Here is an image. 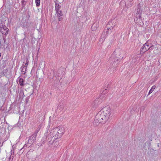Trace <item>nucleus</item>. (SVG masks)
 <instances>
[{"label":"nucleus","mask_w":161,"mask_h":161,"mask_svg":"<svg viewBox=\"0 0 161 161\" xmlns=\"http://www.w3.org/2000/svg\"><path fill=\"white\" fill-rule=\"evenodd\" d=\"M64 132L63 128L62 127H58L51 130L48 135L47 132L45 133L41 140L42 143L41 145H42L47 141L51 145L56 139L58 138H60L62 136Z\"/></svg>","instance_id":"nucleus-1"},{"label":"nucleus","mask_w":161,"mask_h":161,"mask_svg":"<svg viewBox=\"0 0 161 161\" xmlns=\"http://www.w3.org/2000/svg\"><path fill=\"white\" fill-rule=\"evenodd\" d=\"M36 136L37 133H35L29 137L28 141L25 142L24 146L20 149L19 153H22L24 151V150H23V149H25V147H29L33 144L36 140Z\"/></svg>","instance_id":"nucleus-2"},{"label":"nucleus","mask_w":161,"mask_h":161,"mask_svg":"<svg viewBox=\"0 0 161 161\" xmlns=\"http://www.w3.org/2000/svg\"><path fill=\"white\" fill-rule=\"evenodd\" d=\"M117 24V22L115 20L113 19L109 21L106 25V28L107 29V32L110 33L114 29V27Z\"/></svg>","instance_id":"nucleus-3"},{"label":"nucleus","mask_w":161,"mask_h":161,"mask_svg":"<svg viewBox=\"0 0 161 161\" xmlns=\"http://www.w3.org/2000/svg\"><path fill=\"white\" fill-rule=\"evenodd\" d=\"M111 110L109 106H106L99 111V114H100L102 113L104 114L108 119L111 114Z\"/></svg>","instance_id":"nucleus-4"},{"label":"nucleus","mask_w":161,"mask_h":161,"mask_svg":"<svg viewBox=\"0 0 161 161\" xmlns=\"http://www.w3.org/2000/svg\"><path fill=\"white\" fill-rule=\"evenodd\" d=\"M153 47V45L151 44H149L147 42H146L144 44L143 46L140 49L141 52H142L144 53L146 52L147 51L150 49V50H152V47Z\"/></svg>","instance_id":"nucleus-5"},{"label":"nucleus","mask_w":161,"mask_h":161,"mask_svg":"<svg viewBox=\"0 0 161 161\" xmlns=\"http://www.w3.org/2000/svg\"><path fill=\"white\" fill-rule=\"evenodd\" d=\"M99 111L98 113L95 116V119L94 122V124L95 125H98L99 123L103 122V121H102L101 119V115L102 114H99Z\"/></svg>","instance_id":"nucleus-6"},{"label":"nucleus","mask_w":161,"mask_h":161,"mask_svg":"<svg viewBox=\"0 0 161 161\" xmlns=\"http://www.w3.org/2000/svg\"><path fill=\"white\" fill-rule=\"evenodd\" d=\"M0 27L1 28L2 33L4 35H7L8 34V29L4 24L0 25Z\"/></svg>","instance_id":"nucleus-7"},{"label":"nucleus","mask_w":161,"mask_h":161,"mask_svg":"<svg viewBox=\"0 0 161 161\" xmlns=\"http://www.w3.org/2000/svg\"><path fill=\"white\" fill-rule=\"evenodd\" d=\"M118 60L119 59L115 57L113 55L109 59V61L111 63H113V64H114V65H115L116 64V65L118 63Z\"/></svg>","instance_id":"nucleus-8"},{"label":"nucleus","mask_w":161,"mask_h":161,"mask_svg":"<svg viewBox=\"0 0 161 161\" xmlns=\"http://www.w3.org/2000/svg\"><path fill=\"white\" fill-rule=\"evenodd\" d=\"M108 33L107 31H104L102 34L101 37L100 39L99 42L101 43H103L104 41L106 36Z\"/></svg>","instance_id":"nucleus-9"},{"label":"nucleus","mask_w":161,"mask_h":161,"mask_svg":"<svg viewBox=\"0 0 161 161\" xmlns=\"http://www.w3.org/2000/svg\"><path fill=\"white\" fill-rule=\"evenodd\" d=\"M134 20L136 23L141 21V17L140 14L136 13L134 17Z\"/></svg>","instance_id":"nucleus-10"},{"label":"nucleus","mask_w":161,"mask_h":161,"mask_svg":"<svg viewBox=\"0 0 161 161\" xmlns=\"http://www.w3.org/2000/svg\"><path fill=\"white\" fill-rule=\"evenodd\" d=\"M55 13L57 14L58 21H61L62 20L61 16L63 15L62 11L60 10L58 11L57 12L55 11Z\"/></svg>","instance_id":"nucleus-11"},{"label":"nucleus","mask_w":161,"mask_h":161,"mask_svg":"<svg viewBox=\"0 0 161 161\" xmlns=\"http://www.w3.org/2000/svg\"><path fill=\"white\" fill-rule=\"evenodd\" d=\"M100 100V98H99L96 99L92 103V106L94 108L96 107L100 103L99 102Z\"/></svg>","instance_id":"nucleus-12"},{"label":"nucleus","mask_w":161,"mask_h":161,"mask_svg":"<svg viewBox=\"0 0 161 161\" xmlns=\"http://www.w3.org/2000/svg\"><path fill=\"white\" fill-rule=\"evenodd\" d=\"M14 150L12 149L11 151L10 152V153H9V156L10 155V156H9V157L8 158H7L6 159L7 160H8V161H10L9 160L11 159H13L14 157Z\"/></svg>","instance_id":"nucleus-13"},{"label":"nucleus","mask_w":161,"mask_h":161,"mask_svg":"<svg viewBox=\"0 0 161 161\" xmlns=\"http://www.w3.org/2000/svg\"><path fill=\"white\" fill-rule=\"evenodd\" d=\"M61 8V6L59 5V4L55 2V11L60 10Z\"/></svg>","instance_id":"nucleus-14"},{"label":"nucleus","mask_w":161,"mask_h":161,"mask_svg":"<svg viewBox=\"0 0 161 161\" xmlns=\"http://www.w3.org/2000/svg\"><path fill=\"white\" fill-rule=\"evenodd\" d=\"M26 67H25V66H24V65H23L20 68V70H21L22 73L23 74H24L26 72Z\"/></svg>","instance_id":"nucleus-15"},{"label":"nucleus","mask_w":161,"mask_h":161,"mask_svg":"<svg viewBox=\"0 0 161 161\" xmlns=\"http://www.w3.org/2000/svg\"><path fill=\"white\" fill-rule=\"evenodd\" d=\"M101 115V119H102V121H103V122L106 121L108 119V118L106 117V116L103 114L102 113Z\"/></svg>","instance_id":"nucleus-16"},{"label":"nucleus","mask_w":161,"mask_h":161,"mask_svg":"<svg viewBox=\"0 0 161 161\" xmlns=\"http://www.w3.org/2000/svg\"><path fill=\"white\" fill-rule=\"evenodd\" d=\"M18 80H19V84L21 86H23L24 85V80L23 79L19 77Z\"/></svg>","instance_id":"nucleus-17"},{"label":"nucleus","mask_w":161,"mask_h":161,"mask_svg":"<svg viewBox=\"0 0 161 161\" xmlns=\"http://www.w3.org/2000/svg\"><path fill=\"white\" fill-rule=\"evenodd\" d=\"M155 88L156 86H155L154 85L153 86L149 92L148 94L152 93L155 89Z\"/></svg>","instance_id":"nucleus-18"},{"label":"nucleus","mask_w":161,"mask_h":161,"mask_svg":"<svg viewBox=\"0 0 161 161\" xmlns=\"http://www.w3.org/2000/svg\"><path fill=\"white\" fill-rule=\"evenodd\" d=\"M40 0H35V3L36 6L38 7L40 5Z\"/></svg>","instance_id":"nucleus-19"},{"label":"nucleus","mask_w":161,"mask_h":161,"mask_svg":"<svg viewBox=\"0 0 161 161\" xmlns=\"http://www.w3.org/2000/svg\"><path fill=\"white\" fill-rule=\"evenodd\" d=\"M42 125L41 124H40L39 125L38 127V128L36 129V132L35 133H37V132H38V131L40 130V129H41L42 127Z\"/></svg>","instance_id":"nucleus-20"},{"label":"nucleus","mask_w":161,"mask_h":161,"mask_svg":"<svg viewBox=\"0 0 161 161\" xmlns=\"http://www.w3.org/2000/svg\"><path fill=\"white\" fill-rule=\"evenodd\" d=\"M21 3H22V5H23V6H25L26 3L25 2V0H21Z\"/></svg>","instance_id":"nucleus-21"},{"label":"nucleus","mask_w":161,"mask_h":161,"mask_svg":"<svg viewBox=\"0 0 161 161\" xmlns=\"http://www.w3.org/2000/svg\"><path fill=\"white\" fill-rule=\"evenodd\" d=\"M96 25V29L98 27V25H97L95 23H94L92 25V28L93 27H95Z\"/></svg>","instance_id":"nucleus-22"},{"label":"nucleus","mask_w":161,"mask_h":161,"mask_svg":"<svg viewBox=\"0 0 161 161\" xmlns=\"http://www.w3.org/2000/svg\"><path fill=\"white\" fill-rule=\"evenodd\" d=\"M107 92V90L105 89L103 92V94H105Z\"/></svg>","instance_id":"nucleus-23"},{"label":"nucleus","mask_w":161,"mask_h":161,"mask_svg":"<svg viewBox=\"0 0 161 161\" xmlns=\"http://www.w3.org/2000/svg\"><path fill=\"white\" fill-rule=\"evenodd\" d=\"M27 65H28V63H26L25 64V65L24 66H25V67H26V68Z\"/></svg>","instance_id":"nucleus-24"},{"label":"nucleus","mask_w":161,"mask_h":161,"mask_svg":"<svg viewBox=\"0 0 161 161\" xmlns=\"http://www.w3.org/2000/svg\"><path fill=\"white\" fill-rule=\"evenodd\" d=\"M3 145V143L0 142V147H2Z\"/></svg>","instance_id":"nucleus-25"},{"label":"nucleus","mask_w":161,"mask_h":161,"mask_svg":"<svg viewBox=\"0 0 161 161\" xmlns=\"http://www.w3.org/2000/svg\"><path fill=\"white\" fill-rule=\"evenodd\" d=\"M19 94H22L23 95H24V93H23V92H20V93H19Z\"/></svg>","instance_id":"nucleus-26"},{"label":"nucleus","mask_w":161,"mask_h":161,"mask_svg":"<svg viewBox=\"0 0 161 161\" xmlns=\"http://www.w3.org/2000/svg\"><path fill=\"white\" fill-rule=\"evenodd\" d=\"M119 50V49H116V50L115 51H114V53H116Z\"/></svg>","instance_id":"nucleus-27"},{"label":"nucleus","mask_w":161,"mask_h":161,"mask_svg":"<svg viewBox=\"0 0 161 161\" xmlns=\"http://www.w3.org/2000/svg\"><path fill=\"white\" fill-rule=\"evenodd\" d=\"M24 35H25V38L24 39V40L25 39V33H24Z\"/></svg>","instance_id":"nucleus-28"}]
</instances>
